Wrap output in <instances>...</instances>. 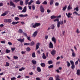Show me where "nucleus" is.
I'll use <instances>...</instances> for the list:
<instances>
[{
	"mask_svg": "<svg viewBox=\"0 0 80 80\" xmlns=\"http://www.w3.org/2000/svg\"><path fill=\"white\" fill-rule=\"evenodd\" d=\"M4 22L5 23H11L12 22V20L10 19H6L4 20Z\"/></svg>",
	"mask_w": 80,
	"mask_h": 80,
	"instance_id": "obj_3",
	"label": "nucleus"
},
{
	"mask_svg": "<svg viewBox=\"0 0 80 80\" xmlns=\"http://www.w3.org/2000/svg\"><path fill=\"white\" fill-rule=\"evenodd\" d=\"M22 35H24V36H25V37H27V34L25 32H22Z\"/></svg>",
	"mask_w": 80,
	"mask_h": 80,
	"instance_id": "obj_36",
	"label": "nucleus"
},
{
	"mask_svg": "<svg viewBox=\"0 0 80 80\" xmlns=\"http://www.w3.org/2000/svg\"><path fill=\"white\" fill-rule=\"evenodd\" d=\"M40 10L42 13H43V12H45V9H44V8H43V7L42 5H41L40 6Z\"/></svg>",
	"mask_w": 80,
	"mask_h": 80,
	"instance_id": "obj_2",
	"label": "nucleus"
},
{
	"mask_svg": "<svg viewBox=\"0 0 80 80\" xmlns=\"http://www.w3.org/2000/svg\"><path fill=\"white\" fill-rule=\"evenodd\" d=\"M55 6H58V5H59V3H58V2H56L55 3Z\"/></svg>",
	"mask_w": 80,
	"mask_h": 80,
	"instance_id": "obj_53",
	"label": "nucleus"
},
{
	"mask_svg": "<svg viewBox=\"0 0 80 80\" xmlns=\"http://www.w3.org/2000/svg\"><path fill=\"white\" fill-rule=\"evenodd\" d=\"M37 70L38 72H41V69L40 68L38 67L37 68Z\"/></svg>",
	"mask_w": 80,
	"mask_h": 80,
	"instance_id": "obj_22",
	"label": "nucleus"
},
{
	"mask_svg": "<svg viewBox=\"0 0 80 80\" xmlns=\"http://www.w3.org/2000/svg\"><path fill=\"white\" fill-rule=\"evenodd\" d=\"M75 68V66L74 64L72 65V66H71V68L72 69H74V68Z\"/></svg>",
	"mask_w": 80,
	"mask_h": 80,
	"instance_id": "obj_38",
	"label": "nucleus"
},
{
	"mask_svg": "<svg viewBox=\"0 0 80 80\" xmlns=\"http://www.w3.org/2000/svg\"><path fill=\"white\" fill-rule=\"evenodd\" d=\"M26 52H27L26 51H22L21 53L23 55V54H25V53Z\"/></svg>",
	"mask_w": 80,
	"mask_h": 80,
	"instance_id": "obj_57",
	"label": "nucleus"
},
{
	"mask_svg": "<svg viewBox=\"0 0 80 80\" xmlns=\"http://www.w3.org/2000/svg\"><path fill=\"white\" fill-rule=\"evenodd\" d=\"M36 80H41V79H40V78L38 77V78H36Z\"/></svg>",
	"mask_w": 80,
	"mask_h": 80,
	"instance_id": "obj_63",
	"label": "nucleus"
},
{
	"mask_svg": "<svg viewBox=\"0 0 80 80\" xmlns=\"http://www.w3.org/2000/svg\"><path fill=\"white\" fill-rule=\"evenodd\" d=\"M32 62L34 65L37 64V61H36L32 60Z\"/></svg>",
	"mask_w": 80,
	"mask_h": 80,
	"instance_id": "obj_17",
	"label": "nucleus"
},
{
	"mask_svg": "<svg viewBox=\"0 0 80 80\" xmlns=\"http://www.w3.org/2000/svg\"><path fill=\"white\" fill-rule=\"evenodd\" d=\"M32 57L33 58H35V52H33L32 54Z\"/></svg>",
	"mask_w": 80,
	"mask_h": 80,
	"instance_id": "obj_25",
	"label": "nucleus"
},
{
	"mask_svg": "<svg viewBox=\"0 0 80 80\" xmlns=\"http://www.w3.org/2000/svg\"><path fill=\"white\" fill-rule=\"evenodd\" d=\"M3 5V4L2 2L0 3V7H2Z\"/></svg>",
	"mask_w": 80,
	"mask_h": 80,
	"instance_id": "obj_62",
	"label": "nucleus"
},
{
	"mask_svg": "<svg viewBox=\"0 0 80 80\" xmlns=\"http://www.w3.org/2000/svg\"><path fill=\"white\" fill-rule=\"evenodd\" d=\"M57 16H52L51 17V19H54V18H57Z\"/></svg>",
	"mask_w": 80,
	"mask_h": 80,
	"instance_id": "obj_28",
	"label": "nucleus"
},
{
	"mask_svg": "<svg viewBox=\"0 0 80 80\" xmlns=\"http://www.w3.org/2000/svg\"><path fill=\"white\" fill-rule=\"evenodd\" d=\"M30 50H31V49H30V48L29 47H28L26 48V51H27V52H30Z\"/></svg>",
	"mask_w": 80,
	"mask_h": 80,
	"instance_id": "obj_27",
	"label": "nucleus"
},
{
	"mask_svg": "<svg viewBox=\"0 0 80 80\" xmlns=\"http://www.w3.org/2000/svg\"><path fill=\"white\" fill-rule=\"evenodd\" d=\"M6 15V13L4 12L2 13V14H1V16H5Z\"/></svg>",
	"mask_w": 80,
	"mask_h": 80,
	"instance_id": "obj_59",
	"label": "nucleus"
},
{
	"mask_svg": "<svg viewBox=\"0 0 80 80\" xmlns=\"http://www.w3.org/2000/svg\"><path fill=\"white\" fill-rule=\"evenodd\" d=\"M17 40L18 42H20L21 43H23V42H24L25 38H23L22 39H18Z\"/></svg>",
	"mask_w": 80,
	"mask_h": 80,
	"instance_id": "obj_6",
	"label": "nucleus"
},
{
	"mask_svg": "<svg viewBox=\"0 0 80 80\" xmlns=\"http://www.w3.org/2000/svg\"><path fill=\"white\" fill-rule=\"evenodd\" d=\"M27 10V7L25 6L23 9V10L22 11V12H23L24 13L25 12H26V10Z\"/></svg>",
	"mask_w": 80,
	"mask_h": 80,
	"instance_id": "obj_14",
	"label": "nucleus"
},
{
	"mask_svg": "<svg viewBox=\"0 0 80 80\" xmlns=\"http://www.w3.org/2000/svg\"><path fill=\"white\" fill-rule=\"evenodd\" d=\"M19 23V22L17 21V22H12V25H17V24H18Z\"/></svg>",
	"mask_w": 80,
	"mask_h": 80,
	"instance_id": "obj_15",
	"label": "nucleus"
},
{
	"mask_svg": "<svg viewBox=\"0 0 80 80\" xmlns=\"http://www.w3.org/2000/svg\"><path fill=\"white\" fill-rule=\"evenodd\" d=\"M66 62L67 63L68 67H70V63L68 61H67Z\"/></svg>",
	"mask_w": 80,
	"mask_h": 80,
	"instance_id": "obj_32",
	"label": "nucleus"
},
{
	"mask_svg": "<svg viewBox=\"0 0 80 80\" xmlns=\"http://www.w3.org/2000/svg\"><path fill=\"white\" fill-rule=\"evenodd\" d=\"M29 43L30 46H31V47L35 45V42L33 41H32Z\"/></svg>",
	"mask_w": 80,
	"mask_h": 80,
	"instance_id": "obj_12",
	"label": "nucleus"
},
{
	"mask_svg": "<svg viewBox=\"0 0 80 80\" xmlns=\"http://www.w3.org/2000/svg\"><path fill=\"white\" fill-rule=\"evenodd\" d=\"M43 5H47V2L46 1H45L43 2L42 3Z\"/></svg>",
	"mask_w": 80,
	"mask_h": 80,
	"instance_id": "obj_35",
	"label": "nucleus"
},
{
	"mask_svg": "<svg viewBox=\"0 0 80 80\" xmlns=\"http://www.w3.org/2000/svg\"><path fill=\"white\" fill-rule=\"evenodd\" d=\"M48 38V35L45 36V39H46V40H47Z\"/></svg>",
	"mask_w": 80,
	"mask_h": 80,
	"instance_id": "obj_49",
	"label": "nucleus"
},
{
	"mask_svg": "<svg viewBox=\"0 0 80 80\" xmlns=\"http://www.w3.org/2000/svg\"><path fill=\"white\" fill-rule=\"evenodd\" d=\"M15 48H11V50L12 52H13L14 51H15Z\"/></svg>",
	"mask_w": 80,
	"mask_h": 80,
	"instance_id": "obj_44",
	"label": "nucleus"
},
{
	"mask_svg": "<svg viewBox=\"0 0 80 80\" xmlns=\"http://www.w3.org/2000/svg\"><path fill=\"white\" fill-rule=\"evenodd\" d=\"M19 33H23V30L22 29H19V30L18 31Z\"/></svg>",
	"mask_w": 80,
	"mask_h": 80,
	"instance_id": "obj_19",
	"label": "nucleus"
},
{
	"mask_svg": "<svg viewBox=\"0 0 80 80\" xmlns=\"http://www.w3.org/2000/svg\"><path fill=\"white\" fill-rule=\"evenodd\" d=\"M37 34H38V32L37 31H35L32 35V37L35 38L36 36L37 35Z\"/></svg>",
	"mask_w": 80,
	"mask_h": 80,
	"instance_id": "obj_4",
	"label": "nucleus"
},
{
	"mask_svg": "<svg viewBox=\"0 0 80 80\" xmlns=\"http://www.w3.org/2000/svg\"><path fill=\"white\" fill-rule=\"evenodd\" d=\"M63 20L61 21L60 22V25H63Z\"/></svg>",
	"mask_w": 80,
	"mask_h": 80,
	"instance_id": "obj_61",
	"label": "nucleus"
},
{
	"mask_svg": "<svg viewBox=\"0 0 80 80\" xmlns=\"http://www.w3.org/2000/svg\"><path fill=\"white\" fill-rule=\"evenodd\" d=\"M51 29H54V28H55V25L53 24L51 26Z\"/></svg>",
	"mask_w": 80,
	"mask_h": 80,
	"instance_id": "obj_37",
	"label": "nucleus"
},
{
	"mask_svg": "<svg viewBox=\"0 0 80 80\" xmlns=\"http://www.w3.org/2000/svg\"><path fill=\"white\" fill-rule=\"evenodd\" d=\"M70 62L71 65H74V62H73V61L71 60L70 61Z\"/></svg>",
	"mask_w": 80,
	"mask_h": 80,
	"instance_id": "obj_47",
	"label": "nucleus"
},
{
	"mask_svg": "<svg viewBox=\"0 0 80 80\" xmlns=\"http://www.w3.org/2000/svg\"><path fill=\"white\" fill-rule=\"evenodd\" d=\"M23 44L24 45H26V46L30 45L29 43H26L25 42H24Z\"/></svg>",
	"mask_w": 80,
	"mask_h": 80,
	"instance_id": "obj_43",
	"label": "nucleus"
},
{
	"mask_svg": "<svg viewBox=\"0 0 80 80\" xmlns=\"http://www.w3.org/2000/svg\"><path fill=\"white\" fill-rule=\"evenodd\" d=\"M56 80H61L60 79H59L60 78V76L58 75H57L55 77Z\"/></svg>",
	"mask_w": 80,
	"mask_h": 80,
	"instance_id": "obj_16",
	"label": "nucleus"
},
{
	"mask_svg": "<svg viewBox=\"0 0 80 80\" xmlns=\"http://www.w3.org/2000/svg\"><path fill=\"white\" fill-rule=\"evenodd\" d=\"M10 52H11V51H10V50L7 49L6 50V53H10Z\"/></svg>",
	"mask_w": 80,
	"mask_h": 80,
	"instance_id": "obj_20",
	"label": "nucleus"
},
{
	"mask_svg": "<svg viewBox=\"0 0 80 80\" xmlns=\"http://www.w3.org/2000/svg\"><path fill=\"white\" fill-rule=\"evenodd\" d=\"M40 65L42 67H45V64L44 63H41Z\"/></svg>",
	"mask_w": 80,
	"mask_h": 80,
	"instance_id": "obj_21",
	"label": "nucleus"
},
{
	"mask_svg": "<svg viewBox=\"0 0 80 80\" xmlns=\"http://www.w3.org/2000/svg\"><path fill=\"white\" fill-rule=\"evenodd\" d=\"M76 10L77 12H78V7H76V8L74 9V10Z\"/></svg>",
	"mask_w": 80,
	"mask_h": 80,
	"instance_id": "obj_54",
	"label": "nucleus"
},
{
	"mask_svg": "<svg viewBox=\"0 0 80 80\" xmlns=\"http://www.w3.org/2000/svg\"><path fill=\"white\" fill-rule=\"evenodd\" d=\"M28 1H29V0H26L25 1V5H26L28 4Z\"/></svg>",
	"mask_w": 80,
	"mask_h": 80,
	"instance_id": "obj_52",
	"label": "nucleus"
},
{
	"mask_svg": "<svg viewBox=\"0 0 80 80\" xmlns=\"http://www.w3.org/2000/svg\"><path fill=\"white\" fill-rule=\"evenodd\" d=\"M49 48H53V45L52 42H49Z\"/></svg>",
	"mask_w": 80,
	"mask_h": 80,
	"instance_id": "obj_7",
	"label": "nucleus"
},
{
	"mask_svg": "<svg viewBox=\"0 0 80 80\" xmlns=\"http://www.w3.org/2000/svg\"><path fill=\"white\" fill-rule=\"evenodd\" d=\"M66 9H67V5H66L65 7L63 8L62 10L63 11H65Z\"/></svg>",
	"mask_w": 80,
	"mask_h": 80,
	"instance_id": "obj_45",
	"label": "nucleus"
},
{
	"mask_svg": "<svg viewBox=\"0 0 80 80\" xmlns=\"http://www.w3.org/2000/svg\"><path fill=\"white\" fill-rule=\"evenodd\" d=\"M1 42L2 43L5 44V41H1Z\"/></svg>",
	"mask_w": 80,
	"mask_h": 80,
	"instance_id": "obj_58",
	"label": "nucleus"
},
{
	"mask_svg": "<svg viewBox=\"0 0 80 80\" xmlns=\"http://www.w3.org/2000/svg\"><path fill=\"white\" fill-rule=\"evenodd\" d=\"M73 14L75 13V14H76V15H78V16H80V14H78V12H74L73 13Z\"/></svg>",
	"mask_w": 80,
	"mask_h": 80,
	"instance_id": "obj_39",
	"label": "nucleus"
},
{
	"mask_svg": "<svg viewBox=\"0 0 80 80\" xmlns=\"http://www.w3.org/2000/svg\"><path fill=\"white\" fill-rule=\"evenodd\" d=\"M72 9V7L70 6V5H69L68 7V10H71Z\"/></svg>",
	"mask_w": 80,
	"mask_h": 80,
	"instance_id": "obj_18",
	"label": "nucleus"
},
{
	"mask_svg": "<svg viewBox=\"0 0 80 80\" xmlns=\"http://www.w3.org/2000/svg\"><path fill=\"white\" fill-rule=\"evenodd\" d=\"M33 0H31L30 1V2H29L28 3V5H31V3H33Z\"/></svg>",
	"mask_w": 80,
	"mask_h": 80,
	"instance_id": "obj_33",
	"label": "nucleus"
},
{
	"mask_svg": "<svg viewBox=\"0 0 80 80\" xmlns=\"http://www.w3.org/2000/svg\"><path fill=\"white\" fill-rule=\"evenodd\" d=\"M53 77H50V78H49L48 80H53Z\"/></svg>",
	"mask_w": 80,
	"mask_h": 80,
	"instance_id": "obj_64",
	"label": "nucleus"
},
{
	"mask_svg": "<svg viewBox=\"0 0 80 80\" xmlns=\"http://www.w3.org/2000/svg\"><path fill=\"white\" fill-rule=\"evenodd\" d=\"M42 55V58H43V59H45L46 58V56L44 53H43Z\"/></svg>",
	"mask_w": 80,
	"mask_h": 80,
	"instance_id": "obj_26",
	"label": "nucleus"
},
{
	"mask_svg": "<svg viewBox=\"0 0 80 80\" xmlns=\"http://www.w3.org/2000/svg\"><path fill=\"white\" fill-rule=\"evenodd\" d=\"M53 67V65H50V66L48 67V68L50 69V68H52Z\"/></svg>",
	"mask_w": 80,
	"mask_h": 80,
	"instance_id": "obj_31",
	"label": "nucleus"
},
{
	"mask_svg": "<svg viewBox=\"0 0 80 80\" xmlns=\"http://www.w3.org/2000/svg\"><path fill=\"white\" fill-rule=\"evenodd\" d=\"M51 53L53 56H54L56 53V51L55 50H52L51 52Z\"/></svg>",
	"mask_w": 80,
	"mask_h": 80,
	"instance_id": "obj_8",
	"label": "nucleus"
},
{
	"mask_svg": "<svg viewBox=\"0 0 80 80\" xmlns=\"http://www.w3.org/2000/svg\"><path fill=\"white\" fill-rule=\"evenodd\" d=\"M53 63V62H52V61L50 60V61H48V63L50 65V64H52Z\"/></svg>",
	"mask_w": 80,
	"mask_h": 80,
	"instance_id": "obj_40",
	"label": "nucleus"
},
{
	"mask_svg": "<svg viewBox=\"0 0 80 80\" xmlns=\"http://www.w3.org/2000/svg\"><path fill=\"white\" fill-rule=\"evenodd\" d=\"M66 15L68 17V18H70V16H71V15H72V14L70 12H69L68 13V14H67V13H66Z\"/></svg>",
	"mask_w": 80,
	"mask_h": 80,
	"instance_id": "obj_10",
	"label": "nucleus"
},
{
	"mask_svg": "<svg viewBox=\"0 0 80 80\" xmlns=\"http://www.w3.org/2000/svg\"><path fill=\"white\" fill-rule=\"evenodd\" d=\"M11 80H16V78L15 77H13L11 78Z\"/></svg>",
	"mask_w": 80,
	"mask_h": 80,
	"instance_id": "obj_55",
	"label": "nucleus"
},
{
	"mask_svg": "<svg viewBox=\"0 0 80 80\" xmlns=\"http://www.w3.org/2000/svg\"><path fill=\"white\" fill-rule=\"evenodd\" d=\"M6 67H9L10 66V64H9V63L8 62H6V64L5 65Z\"/></svg>",
	"mask_w": 80,
	"mask_h": 80,
	"instance_id": "obj_34",
	"label": "nucleus"
},
{
	"mask_svg": "<svg viewBox=\"0 0 80 80\" xmlns=\"http://www.w3.org/2000/svg\"><path fill=\"white\" fill-rule=\"evenodd\" d=\"M54 2V1L53 0H50V5H52L53 4V2Z\"/></svg>",
	"mask_w": 80,
	"mask_h": 80,
	"instance_id": "obj_29",
	"label": "nucleus"
},
{
	"mask_svg": "<svg viewBox=\"0 0 80 80\" xmlns=\"http://www.w3.org/2000/svg\"><path fill=\"white\" fill-rule=\"evenodd\" d=\"M18 8H19V10H22V7L20 6H18Z\"/></svg>",
	"mask_w": 80,
	"mask_h": 80,
	"instance_id": "obj_60",
	"label": "nucleus"
},
{
	"mask_svg": "<svg viewBox=\"0 0 80 80\" xmlns=\"http://www.w3.org/2000/svg\"><path fill=\"white\" fill-rule=\"evenodd\" d=\"M32 7V10H35V5H33Z\"/></svg>",
	"mask_w": 80,
	"mask_h": 80,
	"instance_id": "obj_51",
	"label": "nucleus"
},
{
	"mask_svg": "<svg viewBox=\"0 0 80 80\" xmlns=\"http://www.w3.org/2000/svg\"><path fill=\"white\" fill-rule=\"evenodd\" d=\"M41 3V2H40L39 1H36V4H37L38 5H40V4Z\"/></svg>",
	"mask_w": 80,
	"mask_h": 80,
	"instance_id": "obj_41",
	"label": "nucleus"
},
{
	"mask_svg": "<svg viewBox=\"0 0 80 80\" xmlns=\"http://www.w3.org/2000/svg\"><path fill=\"white\" fill-rule=\"evenodd\" d=\"M52 40L54 42V44H55L56 43V39H55V37H53L52 38Z\"/></svg>",
	"mask_w": 80,
	"mask_h": 80,
	"instance_id": "obj_11",
	"label": "nucleus"
},
{
	"mask_svg": "<svg viewBox=\"0 0 80 80\" xmlns=\"http://www.w3.org/2000/svg\"><path fill=\"white\" fill-rule=\"evenodd\" d=\"M25 69V68L22 67L21 68H20L19 69V71L20 72H22V70H23Z\"/></svg>",
	"mask_w": 80,
	"mask_h": 80,
	"instance_id": "obj_23",
	"label": "nucleus"
},
{
	"mask_svg": "<svg viewBox=\"0 0 80 80\" xmlns=\"http://www.w3.org/2000/svg\"><path fill=\"white\" fill-rule=\"evenodd\" d=\"M15 20H16V21H18V20H19V18L18 17H16L15 18Z\"/></svg>",
	"mask_w": 80,
	"mask_h": 80,
	"instance_id": "obj_46",
	"label": "nucleus"
},
{
	"mask_svg": "<svg viewBox=\"0 0 80 80\" xmlns=\"http://www.w3.org/2000/svg\"><path fill=\"white\" fill-rule=\"evenodd\" d=\"M10 1L9 5L10 6H12L14 8H15V5L14 3H13V2L11 1V0H10Z\"/></svg>",
	"mask_w": 80,
	"mask_h": 80,
	"instance_id": "obj_5",
	"label": "nucleus"
},
{
	"mask_svg": "<svg viewBox=\"0 0 80 80\" xmlns=\"http://www.w3.org/2000/svg\"><path fill=\"white\" fill-rule=\"evenodd\" d=\"M20 5H23V1H21L20 2Z\"/></svg>",
	"mask_w": 80,
	"mask_h": 80,
	"instance_id": "obj_50",
	"label": "nucleus"
},
{
	"mask_svg": "<svg viewBox=\"0 0 80 80\" xmlns=\"http://www.w3.org/2000/svg\"><path fill=\"white\" fill-rule=\"evenodd\" d=\"M60 26V22L59 21V22H58L57 23V27L58 28H59Z\"/></svg>",
	"mask_w": 80,
	"mask_h": 80,
	"instance_id": "obj_24",
	"label": "nucleus"
},
{
	"mask_svg": "<svg viewBox=\"0 0 80 80\" xmlns=\"http://www.w3.org/2000/svg\"><path fill=\"white\" fill-rule=\"evenodd\" d=\"M59 22V19H56L55 20H54V22Z\"/></svg>",
	"mask_w": 80,
	"mask_h": 80,
	"instance_id": "obj_48",
	"label": "nucleus"
},
{
	"mask_svg": "<svg viewBox=\"0 0 80 80\" xmlns=\"http://www.w3.org/2000/svg\"><path fill=\"white\" fill-rule=\"evenodd\" d=\"M71 50L72 52V57H75V55H76V54L75 53V52H74V51L72 49H71Z\"/></svg>",
	"mask_w": 80,
	"mask_h": 80,
	"instance_id": "obj_9",
	"label": "nucleus"
},
{
	"mask_svg": "<svg viewBox=\"0 0 80 80\" xmlns=\"http://www.w3.org/2000/svg\"><path fill=\"white\" fill-rule=\"evenodd\" d=\"M13 58H14V59H18V57L17 56H14L13 57Z\"/></svg>",
	"mask_w": 80,
	"mask_h": 80,
	"instance_id": "obj_56",
	"label": "nucleus"
},
{
	"mask_svg": "<svg viewBox=\"0 0 80 80\" xmlns=\"http://www.w3.org/2000/svg\"><path fill=\"white\" fill-rule=\"evenodd\" d=\"M41 25V24L40 23L35 22L34 24L32 25V27L34 28H35L36 27L40 26Z\"/></svg>",
	"mask_w": 80,
	"mask_h": 80,
	"instance_id": "obj_1",
	"label": "nucleus"
},
{
	"mask_svg": "<svg viewBox=\"0 0 80 80\" xmlns=\"http://www.w3.org/2000/svg\"><path fill=\"white\" fill-rule=\"evenodd\" d=\"M40 45V44L39 43H38L37 45L36 49V50H38L39 48V46ZM39 45V46H38Z\"/></svg>",
	"mask_w": 80,
	"mask_h": 80,
	"instance_id": "obj_13",
	"label": "nucleus"
},
{
	"mask_svg": "<svg viewBox=\"0 0 80 80\" xmlns=\"http://www.w3.org/2000/svg\"><path fill=\"white\" fill-rule=\"evenodd\" d=\"M26 37H27V39H28L29 41H31V39H30V37H28V36H27Z\"/></svg>",
	"mask_w": 80,
	"mask_h": 80,
	"instance_id": "obj_42",
	"label": "nucleus"
},
{
	"mask_svg": "<svg viewBox=\"0 0 80 80\" xmlns=\"http://www.w3.org/2000/svg\"><path fill=\"white\" fill-rule=\"evenodd\" d=\"M77 75H80V70H77Z\"/></svg>",
	"mask_w": 80,
	"mask_h": 80,
	"instance_id": "obj_30",
	"label": "nucleus"
}]
</instances>
